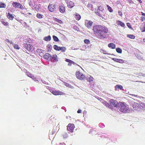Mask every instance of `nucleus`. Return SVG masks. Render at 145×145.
I'll list each match as a JSON object with an SVG mask.
<instances>
[{"mask_svg":"<svg viewBox=\"0 0 145 145\" xmlns=\"http://www.w3.org/2000/svg\"><path fill=\"white\" fill-rule=\"evenodd\" d=\"M97 37L100 39H103L108 37L109 35L108 28L104 26L96 25L93 29Z\"/></svg>","mask_w":145,"mask_h":145,"instance_id":"f257e3e1","label":"nucleus"},{"mask_svg":"<svg viewBox=\"0 0 145 145\" xmlns=\"http://www.w3.org/2000/svg\"><path fill=\"white\" fill-rule=\"evenodd\" d=\"M129 105L126 104L125 103L120 102L118 103V107L120 108V109H127L128 108Z\"/></svg>","mask_w":145,"mask_h":145,"instance_id":"f03ea898","label":"nucleus"},{"mask_svg":"<svg viewBox=\"0 0 145 145\" xmlns=\"http://www.w3.org/2000/svg\"><path fill=\"white\" fill-rule=\"evenodd\" d=\"M110 105L115 107L117 108L118 106V102L116 100L111 99L109 101Z\"/></svg>","mask_w":145,"mask_h":145,"instance_id":"7ed1b4c3","label":"nucleus"},{"mask_svg":"<svg viewBox=\"0 0 145 145\" xmlns=\"http://www.w3.org/2000/svg\"><path fill=\"white\" fill-rule=\"evenodd\" d=\"M23 47L28 51L29 52L32 49L33 46L30 44L24 43L23 44Z\"/></svg>","mask_w":145,"mask_h":145,"instance_id":"20e7f679","label":"nucleus"},{"mask_svg":"<svg viewBox=\"0 0 145 145\" xmlns=\"http://www.w3.org/2000/svg\"><path fill=\"white\" fill-rule=\"evenodd\" d=\"M74 125L73 124L69 123L67 126V130L70 132L72 133L74 128Z\"/></svg>","mask_w":145,"mask_h":145,"instance_id":"39448f33","label":"nucleus"},{"mask_svg":"<svg viewBox=\"0 0 145 145\" xmlns=\"http://www.w3.org/2000/svg\"><path fill=\"white\" fill-rule=\"evenodd\" d=\"M93 22L90 20H86L85 21V25L88 28H89L92 26Z\"/></svg>","mask_w":145,"mask_h":145,"instance_id":"423d86ee","label":"nucleus"},{"mask_svg":"<svg viewBox=\"0 0 145 145\" xmlns=\"http://www.w3.org/2000/svg\"><path fill=\"white\" fill-rule=\"evenodd\" d=\"M51 92L54 95H64V93L60 91H56L55 90H53Z\"/></svg>","mask_w":145,"mask_h":145,"instance_id":"0eeeda50","label":"nucleus"},{"mask_svg":"<svg viewBox=\"0 0 145 145\" xmlns=\"http://www.w3.org/2000/svg\"><path fill=\"white\" fill-rule=\"evenodd\" d=\"M66 2L67 5V7L69 8H71L74 6V3L72 2L66 0Z\"/></svg>","mask_w":145,"mask_h":145,"instance_id":"6e6552de","label":"nucleus"},{"mask_svg":"<svg viewBox=\"0 0 145 145\" xmlns=\"http://www.w3.org/2000/svg\"><path fill=\"white\" fill-rule=\"evenodd\" d=\"M132 106L134 108L138 109V108H141L140 107V105L137 103H133Z\"/></svg>","mask_w":145,"mask_h":145,"instance_id":"1a4fd4ad","label":"nucleus"},{"mask_svg":"<svg viewBox=\"0 0 145 145\" xmlns=\"http://www.w3.org/2000/svg\"><path fill=\"white\" fill-rule=\"evenodd\" d=\"M51 60L54 62H56L58 61L57 56L56 54L54 55L50 59Z\"/></svg>","mask_w":145,"mask_h":145,"instance_id":"9d476101","label":"nucleus"},{"mask_svg":"<svg viewBox=\"0 0 145 145\" xmlns=\"http://www.w3.org/2000/svg\"><path fill=\"white\" fill-rule=\"evenodd\" d=\"M44 59L46 60H50L52 58V56L49 54L46 53L43 56Z\"/></svg>","mask_w":145,"mask_h":145,"instance_id":"9b49d317","label":"nucleus"},{"mask_svg":"<svg viewBox=\"0 0 145 145\" xmlns=\"http://www.w3.org/2000/svg\"><path fill=\"white\" fill-rule=\"evenodd\" d=\"M48 8L49 11L52 12L54 10L55 6L54 5L50 4L48 5Z\"/></svg>","mask_w":145,"mask_h":145,"instance_id":"f8f14e48","label":"nucleus"},{"mask_svg":"<svg viewBox=\"0 0 145 145\" xmlns=\"http://www.w3.org/2000/svg\"><path fill=\"white\" fill-rule=\"evenodd\" d=\"M99 100L104 105L106 106L107 108H110V105L106 101H104L101 98L99 99Z\"/></svg>","mask_w":145,"mask_h":145,"instance_id":"ddd939ff","label":"nucleus"},{"mask_svg":"<svg viewBox=\"0 0 145 145\" xmlns=\"http://www.w3.org/2000/svg\"><path fill=\"white\" fill-rule=\"evenodd\" d=\"M59 9L60 12L62 13L64 12L65 11V8L63 5H60Z\"/></svg>","mask_w":145,"mask_h":145,"instance_id":"4468645a","label":"nucleus"},{"mask_svg":"<svg viewBox=\"0 0 145 145\" xmlns=\"http://www.w3.org/2000/svg\"><path fill=\"white\" fill-rule=\"evenodd\" d=\"M112 59L114 61L120 63H123L124 62L123 60L122 59H118L115 58H113Z\"/></svg>","mask_w":145,"mask_h":145,"instance_id":"2eb2a0df","label":"nucleus"},{"mask_svg":"<svg viewBox=\"0 0 145 145\" xmlns=\"http://www.w3.org/2000/svg\"><path fill=\"white\" fill-rule=\"evenodd\" d=\"M12 5L14 8H18L20 5V3L16 2H13L12 3Z\"/></svg>","mask_w":145,"mask_h":145,"instance_id":"dca6fc26","label":"nucleus"},{"mask_svg":"<svg viewBox=\"0 0 145 145\" xmlns=\"http://www.w3.org/2000/svg\"><path fill=\"white\" fill-rule=\"evenodd\" d=\"M116 23L118 25H120L122 27H124L125 26V25L123 23L119 20L117 21Z\"/></svg>","mask_w":145,"mask_h":145,"instance_id":"f3484780","label":"nucleus"},{"mask_svg":"<svg viewBox=\"0 0 145 145\" xmlns=\"http://www.w3.org/2000/svg\"><path fill=\"white\" fill-rule=\"evenodd\" d=\"M108 46L110 48L112 49H114L116 47V45L113 43H109L108 45Z\"/></svg>","mask_w":145,"mask_h":145,"instance_id":"a211bd4d","label":"nucleus"},{"mask_svg":"<svg viewBox=\"0 0 145 145\" xmlns=\"http://www.w3.org/2000/svg\"><path fill=\"white\" fill-rule=\"evenodd\" d=\"M86 78L88 82H91L93 80V78L91 77V76L89 75L87 76Z\"/></svg>","mask_w":145,"mask_h":145,"instance_id":"6ab92c4d","label":"nucleus"},{"mask_svg":"<svg viewBox=\"0 0 145 145\" xmlns=\"http://www.w3.org/2000/svg\"><path fill=\"white\" fill-rule=\"evenodd\" d=\"M7 16L8 19L11 20H12L14 18V17L13 16H12V14H10L9 13H8Z\"/></svg>","mask_w":145,"mask_h":145,"instance_id":"aec40b11","label":"nucleus"},{"mask_svg":"<svg viewBox=\"0 0 145 145\" xmlns=\"http://www.w3.org/2000/svg\"><path fill=\"white\" fill-rule=\"evenodd\" d=\"M1 21L3 24L5 26H8V22L5 21V20L3 19H1Z\"/></svg>","mask_w":145,"mask_h":145,"instance_id":"412c9836","label":"nucleus"},{"mask_svg":"<svg viewBox=\"0 0 145 145\" xmlns=\"http://www.w3.org/2000/svg\"><path fill=\"white\" fill-rule=\"evenodd\" d=\"M51 39V37L50 35L44 37V40L46 41H50Z\"/></svg>","mask_w":145,"mask_h":145,"instance_id":"4be33fe9","label":"nucleus"},{"mask_svg":"<svg viewBox=\"0 0 145 145\" xmlns=\"http://www.w3.org/2000/svg\"><path fill=\"white\" fill-rule=\"evenodd\" d=\"M65 61L69 63L68 64V65H71L72 63H74V62H73L72 61L68 59H66Z\"/></svg>","mask_w":145,"mask_h":145,"instance_id":"5701e85b","label":"nucleus"},{"mask_svg":"<svg viewBox=\"0 0 145 145\" xmlns=\"http://www.w3.org/2000/svg\"><path fill=\"white\" fill-rule=\"evenodd\" d=\"M116 89H120L121 90H123V87L122 86L120 85H116L115 87Z\"/></svg>","mask_w":145,"mask_h":145,"instance_id":"b1692460","label":"nucleus"},{"mask_svg":"<svg viewBox=\"0 0 145 145\" xmlns=\"http://www.w3.org/2000/svg\"><path fill=\"white\" fill-rule=\"evenodd\" d=\"M82 73L80 72L79 71L76 72V74L77 78H78L79 79L80 78V76H81V75H82Z\"/></svg>","mask_w":145,"mask_h":145,"instance_id":"393cba45","label":"nucleus"},{"mask_svg":"<svg viewBox=\"0 0 145 145\" xmlns=\"http://www.w3.org/2000/svg\"><path fill=\"white\" fill-rule=\"evenodd\" d=\"M53 47L54 49L56 50L59 51V49L60 47H59L58 46L55 45Z\"/></svg>","mask_w":145,"mask_h":145,"instance_id":"a878e982","label":"nucleus"},{"mask_svg":"<svg viewBox=\"0 0 145 145\" xmlns=\"http://www.w3.org/2000/svg\"><path fill=\"white\" fill-rule=\"evenodd\" d=\"M36 16L37 17L39 18H43L44 17L43 15L39 13H37V14Z\"/></svg>","mask_w":145,"mask_h":145,"instance_id":"bb28decb","label":"nucleus"},{"mask_svg":"<svg viewBox=\"0 0 145 145\" xmlns=\"http://www.w3.org/2000/svg\"><path fill=\"white\" fill-rule=\"evenodd\" d=\"M98 9L99 10L101 11V12H103L104 10L103 6L101 5L99 6Z\"/></svg>","mask_w":145,"mask_h":145,"instance_id":"cd10ccee","label":"nucleus"},{"mask_svg":"<svg viewBox=\"0 0 145 145\" xmlns=\"http://www.w3.org/2000/svg\"><path fill=\"white\" fill-rule=\"evenodd\" d=\"M6 7V5L4 3L0 2V7L1 8H5Z\"/></svg>","mask_w":145,"mask_h":145,"instance_id":"c85d7f7f","label":"nucleus"},{"mask_svg":"<svg viewBox=\"0 0 145 145\" xmlns=\"http://www.w3.org/2000/svg\"><path fill=\"white\" fill-rule=\"evenodd\" d=\"M116 52L119 53H121L122 50L121 49L119 48H116Z\"/></svg>","mask_w":145,"mask_h":145,"instance_id":"c756f323","label":"nucleus"},{"mask_svg":"<svg viewBox=\"0 0 145 145\" xmlns=\"http://www.w3.org/2000/svg\"><path fill=\"white\" fill-rule=\"evenodd\" d=\"M75 17L76 19L77 20H80L81 18V17H80V15L78 14L75 15Z\"/></svg>","mask_w":145,"mask_h":145,"instance_id":"7c9ffc66","label":"nucleus"},{"mask_svg":"<svg viewBox=\"0 0 145 145\" xmlns=\"http://www.w3.org/2000/svg\"><path fill=\"white\" fill-rule=\"evenodd\" d=\"M66 49L65 47H60L59 50H61L62 52H64L65 51Z\"/></svg>","mask_w":145,"mask_h":145,"instance_id":"2f4dec72","label":"nucleus"},{"mask_svg":"<svg viewBox=\"0 0 145 145\" xmlns=\"http://www.w3.org/2000/svg\"><path fill=\"white\" fill-rule=\"evenodd\" d=\"M127 37L131 39H134L135 38V36L131 35H128Z\"/></svg>","mask_w":145,"mask_h":145,"instance_id":"473e14b6","label":"nucleus"},{"mask_svg":"<svg viewBox=\"0 0 145 145\" xmlns=\"http://www.w3.org/2000/svg\"><path fill=\"white\" fill-rule=\"evenodd\" d=\"M53 37L54 39V40L56 42H57L59 41V39L56 36L53 35Z\"/></svg>","mask_w":145,"mask_h":145,"instance_id":"72a5a7b5","label":"nucleus"},{"mask_svg":"<svg viewBox=\"0 0 145 145\" xmlns=\"http://www.w3.org/2000/svg\"><path fill=\"white\" fill-rule=\"evenodd\" d=\"M128 109H120V111L123 113H127L128 112Z\"/></svg>","mask_w":145,"mask_h":145,"instance_id":"f704fd0d","label":"nucleus"},{"mask_svg":"<svg viewBox=\"0 0 145 145\" xmlns=\"http://www.w3.org/2000/svg\"><path fill=\"white\" fill-rule=\"evenodd\" d=\"M26 74L28 76L32 78H33L34 77V76H33L32 74H30L29 72H27Z\"/></svg>","mask_w":145,"mask_h":145,"instance_id":"c9c22d12","label":"nucleus"},{"mask_svg":"<svg viewBox=\"0 0 145 145\" xmlns=\"http://www.w3.org/2000/svg\"><path fill=\"white\" fill-rule=\"evenodd\" d=\"M85 78H86L85 76L82 74V75H81V76L79 79L80 80H84L85 79Z\"/></svg>","mask_w":145,"mask_h":145,"instance_id":"e433bc0d","label":"nucleus"},{"mask_svg":"<svg viewBox=\"0 0 145 145\" xmlns=\"http://www.w3.org/2000/svg\"><path fill=\"white\" fill-rule=\"evenodd\" d=\"M84 42L86 44H89L90 43L89 40L87 39H85L84 40Z\"/></svg>","mask_w":145,"mask_h":145,"instance_id":"4c0bfd02","label":"nucleus"},{"mask_svg":"<svg viewBox=\"0 0 145 145\" xmlns=\"http://www.w3.org/2000/svg\"><path fill=\"white\" fill-rule=\"evenodd\" d=\"M107 6L108 10L110 12H112V10L111 7L109 6L108 5H107Z\"/></svg>","mask_w":145,"mask_h":145,"instance_id":"58836bf2","label":"nucleus"},{"mask_svg":"<svg viewBox=\"0 0 145 145\" xmlns=\"http://www.w3.org/2000/svg\"><path fill=\"white\" fill-rule=\"evenodd\" d=\"M64 83L65 84V85L67 87H69V88H71V86L69 85V84L66 83V82H64Z\"/></svg>","mask_w":145,"mask_h":145,"instance_id":"ea45409f","label":"nucleus"},{"mask_svg":"<svg viewBox=\"0 0 145 145\" xmlns=\"http://www.w3.org/2000/svg\"><path fill=\"white\" fill-rule=\"evenodd\" d=\"M14 48L17 49H19L20 48L17 44H15L14 46Z\"/></svg>","mask_w":145,"mask_h":145,"instance_id":"a19ab883","label":"nucleus"},{"mask_svg":"<svg viewBox=\"0 0 145 145\" xmlns=\"http://www.w3.org/2000/svg\"><path fill=\"white\" fill-rule=\"evenodd\" d=\"M137 57L139 59H141L142 58V57L138 54H137Z\"/></svg>","mask_w":145,"mask_h":145,"instance_id":"79ce46f5","label":"nucleus"},{"mask_svg":"<svg viewBox=\"0 0 145 145\" xmlns=\"http://www.w3.org/2000/svg\"><path fill=\"white\" fill-rule=\"evenodd\" d=\"M37 51L38 52H39V53H42V51L44 52V51H43L41 49H38L37 50Z\"/></svg>","mask_w":145,"mask_h":145,"instance_id":"37998d69","label":"nucleus"},{"mask_svg":"<svg viewBox=\"0 0 145 145\" xmlns=\"http://www.w3.org/2000/svg\"><path fill=\"white\" fill-rule=\"evenodd\" d=\"M6 41L7 42L10 43V44H12L13 43L12 41L11 40H9L8 39H7Z\"/></svg>","mask_w":145,"mask_h":145,"instance_id":"c03bdc74","label":"nucleus"},{"mask_svg":"<svg viewBox=\"0 0 145 145\" xmlns=\"http://www.w3.org/2000/svg\"><path fill=\"white\" fill-rule=\"evenodd\" d=\"M95 13H96V14H97V15L100 17L101 16V14H100V12H96Z\"/></svg>","mask_w":145,"mask_h":145,"instance_id":"a18cd8bd","label":"nucleus"},{"mask_svg":"<svg viewBox=\"0 0 145 145\" xmlns=\"http://www.w3.org/2000/svg\"><path fill=\"white\" fill-rule=\"evenodd\" d=\"M18 8H20V9H22V10H23L24 8V7L20 4V5L19 6Z\"/></svg>","mask_w":145,"mask_h":145,"instance_id":"49530a36","label":"nucleus"},{"mask_svg":"<svg viewBox=\"0 0 145 145\" xmlns=\"http://www.w3.org/2000/svg\"><path fill=\"white\" fill-rule=\"evenodd\" d=\"M127 25L129 28H131V25L129 23H127Z\"/></svg>","mask_w":145,"mask_h":145,"instance_id":"de8ad7c7","label":"nucleus"},{"mask_svg":"<svg viewBox=\"0 0 145 145\" xmlns=\"http://www.w3.org/2000/svg\"><path fill=\"white\" fill-rule=\"evenodd\" d=\"M145 20V18L144 16H142L141 18V20L142 21H144Z\"/></svg>","mask_w":145,"mask_h":145,"instance_id":"09e8293b","label":"nucleus"},{"mask_svg":"<svg viewBox=\"0 0 145 145\" xmlns=\"http://www.w3.org/2000/svg\"><path fill=\"white\" fill-rule=\"evenodd\" d=\"M47 47L48 48L50 49H51L52 48V46L51 45L49 44L47 45Z\"/></svg>","mask_w":145,"mask_h":145,"instance_id":"8fccbe9b","label":"nucleus"},{"mask_svg":"<svg viewBox=\"0 0 145 145\" xmlns=\"http://www.w3.org/2000/svg\"><path fill=\"white\" fill-rule=\"evenodd\" d=\"M57 22L61 24L62 23V22L61 20H57Z\"/></svg>","mask_w":145,"mask_h":145,"instance_id":"3c124183","label":"nucleus"},{"mask_svg":"<svg viewBox=\"0 0 145 145\" xmlns=\"http://www.w3.org/2000/svg\"><path fill=\"white\" fill-rule=\"evenodd\" d=\"M118 14L120 16H121L122 15V12L120 11H118Z\"/></svg>","mask_w":145,"mask_h":145,"instance_id":"603ef678","label":"nucleus"},{"mask_svg":"<svg viewBox=\"0 0 145 145\" xmlns=\"http://www.w3.org/2000/svg\"><path fill=\"white\" fill-rule=\"evenodd\" d=\"M42 81L43 83L44 84H48V83L46 82V81H44V80H42Z\"/></svg>","mask_w":145,"mask_h":145,"instance_id":"864d4df0","label":"nucleus"},{"mask_svg":"<svg viewBox=\"0 0 145 145\" xmlns=\"http://www.w3.org/2000/svg\"><path fill=\"white\" fill-rule=\"evenodd\" d=\"M81 110L80 109H78V111H77V113H81Z\"/></svg>","mask_w":145,"mask_h":145,"instance_id":"5fc2aeb1","label":"nucleus"},{"mask_svg":"<svg viewBox=\"0 0 145 145\" xmlns=\"http://www.w3.org/2000/svg\"><path fill=\"white\" fill-rule=\"evenodd\" d=\"M128 1L130 3H133V2L131 0H129Z\"/></svg>","mask_w":145,"mask_h":145,"instance_id":"6e6d98bb","label":"nucleus"},{"mask_svg":"<svg viewBox=\"0 0 145 145\" xmlns=\"http://www.w3.org/2000/svg\"><path fill=\"white\" fill-rule=\"evenodd\" d=\"M92 5L90 4H89L88 5V7H92Z\"/></svg>","mask_w":145,"mask_h":145,"instance_id":"4d7b16f0","label":"nucleus"},{"mask_svg":"<svg viewBox=\"0 0 145 145\" xmlns=\"http://www.w3.org/2000/svg\"><path fill=\"white\" fill-rule=\"evenodd\" d=\"M141 13L142 14V15L144 16H145V14L143 13V12H141Z\"/></svg>","mask_w":145,"mask_h":145,"instance_id":"13d9d810","label":"nucleus"},{"mask_svg":"<svg viewBox=\"0 0 145 145\" xmlns=\"http://www.w3.org/2000/svg\"><path fill=\"white\" fill-rule=\"evenodd\" d=\"M130 95H132V96H135V97H137V95H133V94H130Z\"/></svg>","mask_w":145,"mask_h":145,"instance_id":"bf43d9fd","label":"nucleus"},{"mask_svg":"<svg viewBox=\"0 0 145 145\" xmlns=\"http://www.w3.org/2000/svg\"><path fill=\"white\" fill-rule=\"evenodd\" d=\"M142 76H145V74H142Z\"/></svg>","mask_w":145,"mask_h":145,"instance_id":"052dcab7","label":"nucleus"},{"mask_svg":"<svg viewBox=\"0 0 145 145\" xmlns=\"http://www.w3.org/2000/svg\"><path fill=\"white\" fill-rule=\"evenodd\" d=\"M143 40H144V42H145V39H144Z\"/></svg>","mask_w":145,"mask_h":145,"instance_id":"680f3d73","label":"nucleus"},{"mask_svg":"<svg viewBox=\"0 0 145 145\" xmlns=\"http://www.w3.org/2000/svg\"><path fill=\"white\" fill-rule=\"evenodd\" d=\"M64 107H62L61 108L62 109H63V108H64Z\"/></svg>","mask_w":145,"mask_h":145,"instance_id":"e2e57ef3","label":"nucleus"},{"mask_svg":"<svg viewBox=\"0 0 145 145\" xmlns=\"http://www.w3.org/2000/svg\"><path fill=\"white\" fill-rule=\"evenodd\" d=\"M76 27L77 28V27H74V28H76Z\"/></svg>","mask_w":145,"mask_h":145,"instance_id":"0e129e2a","label":"nucleus"},{"mask_svg":"<svg viewBox=\"0 0 145 145\" xmlns=\"http://www.w3.org/2000/svg\"><path fill=\"white\" fill-rule=\"evenodd\" d=\"M103 53L104 54H106V53H104V52Z\"/></svg>","mask_w":145,"mask_h":145,"instance_id":"69168bd1","label":"nucleus"},{"mask_svg":"<svg viewBox=\"0 0 145 145\" xmlns=\"http://www.w3.org/2000/svg\"><path fill=\"white\" fill-rule=\"evenodd\" d=\"M35 81H38L37 80H35Z\"/></svg>","mask_w":145,"mask_h":145,"instance_id":"338daca9","label":"nucleus"}]
</instances>
